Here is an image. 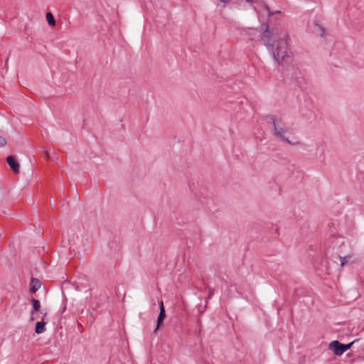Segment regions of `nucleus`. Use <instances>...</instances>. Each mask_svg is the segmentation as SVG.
Listing matches in <instances>:
<instances>
[{"mask_svg":"<svg viewBox=\"0 0 364 364\" xmlns=\"http://www.w3.org/2000/svg\"><path fill=\"white\" fill-rule=\"evenodd\" d=\"M159 314L158 315L157 319H156V326L154 328L153 333L156 336L158 334L159 330L164 326V321L165 318H166V309L164 304L163 300H161L159 302Z\"/></svg>","mask_w":364,"mask_h":364,"instance_id":"nucleus-2","label":"nucleus"},{"mask_svg":"<svg viewBox=\"0 0 364 364\" xmlns=\"http://www.w3.org/2000/svg\"><path fill=\"white\" fill-rule=\"evenodd\" d=\"M6 144V139L4 136H0V147L5 146Z\"/></svg>","mask_w":364,"mask_h":364,"instance_id":"nucleus-16","label":"nucleus"},{"mask_svg":"<svg viewBox=\"0 0 364 364\" xmlns=\"http://www.w3.org/2000/svg\"><path fill=\"white\" fill-rule=\"evenodd\" d=\"M250 0H247V1H249Z\"/></svg>","mask_w":364,"mask_h":364,"instance_id":"nucleus-22","label":"nucleus"},{"mask_svg":"<svg viewBox=\"0 0 364 364\" xmlns=\"http://www.w3.org/2000/svg\"><path fill=\"white\" fill-rule=\"evenodd\" d=\"M329 240H330V238L327 240L326 243V245L329 243Z\"/></svg>","mask_w":364,"mask_h":364,"instance_id":"nucleus-21","label":"nucleus"},{"mask_svg":"<svg viewBox=\"0 0 364 364\" xmlns=\"http://www.w3.org/2000/svg\"><path fill=\"white\" fill-rule=\"evenodd\" d=\"M6 163L8 164V165L9 166L10 168L14 174L19 173L20 164L14 156H8L6 157Z\"/></svg>","mask_w":364,"mask_h":364,"instance_id":"nucleus-5","label":"nucleus"},{"mask_svg":"<svg viewBox=\"0 0 364 364\" xmlns=\"http://www.w3.org/2000/svg\"><path fill=\"white\" fill-rule=\"evenodd\" d=\"M274 134L278 137L282 141L286 142L289 144H294L291 142L287 137H286L284 134L288 132L287 129H284L283 128L279 127L277 124H274L273 127Z\"/></svg>","mask_w":364,"mask_h":364,"instance_id":"nucleus-4","label":"nucleus"},{"mask_svg":"<svg viewBox=\"0 0 364 364\" xmlns=\"http://www.w3.org/2000/svg\"><path fill=\"white\" fill-rule=\"evenodd\" d=\"M46 18L48 21V23L51 26H55L56 24L55 19L51 12H47L46 14Z\"/></svg>","mask_w":364,"mask_h":364,"instance_id":"nucleus-10","label":"nucleus"},{"mask_svg":"<svg viewBox=\"0 0 364 364\" xmlns=\"http://www.w3.org/2000/svg\"><path fill=\"white\" fill-rule=\"evenodd\" d=\"M265 120L268 124H272L273 127L277 124V117L274 114H268L265 117Z\"/></svg>","mask_w":364,"mask_h":364,"instance_id":"nucleus-11","label":"nucleus"},{"mask_svg":"<svg viewBox=\"0 0 364 364\" xmlns=\"http://www.w3.org/2000/svg\"><path fill=\"white\" fill-rule=\"evenodd\" d=\"M30 301H31V302L32 304V306H33V310L31 311V314L33 315L34 314V312H37V311H40L41 303H40L39 300H38L33 297H31Z\"/></svg>","mask_w":364,"mask_h":364,"instance_id":"nucleus-9","label":"nucleus"},{"mask_svg":"<svg viewBox=\"0 0 364 364\" xmlns=\"http://www.w3.org/2000/svg\"><path fill=\"white\" fill-rule=\"evenodd\" d=\"M69 243L70 245V248H72V247L74 245V244L71 243V240H69Z\"/></svg>","mask_w":364,"mask_h":364,"instance_id":"nucleus-18","label":"nucleus"},{"mask_svg":"<svg viewBox=\"0 0 364 364\" xmlns=\"http://www.w3.org/2000/svg\"><path fill=\"white\" fill-rule=\"evenodd\" d=\"M34 320V317L33 316H31V318H30V321H32Z\"/></svg>","mask_w":364,"mask_h":364,"instance_id":"nucleus-19","label":"nucleus"},{"mask_svg":"<svg viewBox=\"0 0 364 364\" xmlns=\"http://www.w3.org/2000/svg\"><path fill=\"white\" fill-rule=\"evenodd\" d=\"M358 340H355L352 342H350L348 343H346V344H344L343 343V349H344V351L346 352V350H348V349H350L353 345L354 344V343H355Z\"/></svg>","mask_w":364,"mask_h":364,"instance_id":"nucleus-14","label":"nucleus"},{"mask_svg":"<svg viewBox=\"0 0 364 364\" xmlns=\"http://www.w3.org/2000/svg\"><path fill=\"white\" fill-rule=\"evenodd\" d=\"M341 262V266L343 267L345 264L348 263L349 257H341L340 255L338 256Z\"/></svg>","mask_w":364,"mask_h":364,"instance_id":"nucleus-12","label":"nucleus"},{"mask_svg":"<svg viewBox=\"0 0 364 364\" xmlns=\"http://www.w3.org/2000/svg\"><path fill=\"white\" fill-rule=\"evenodd\" d=\"M41 286V281L37 278L32 277L30 282V293L35 294L39 289Z\"/></svg>","mask_w":364,"mask_h":364,"instance_id":"nucleus-6","label":"nucleus"},{"mask_svg":"<svg viewBox=\"0 0 364 364\" xmlns=\"http://www.w3.org/2000/svg\"><path fill=\"white\" fill-rule=\"evenodd\" d=\"M41 151H42V153H43V157L46 160H49V159H50V154L48 151V150L45 149L44 147H41Z\"/></svg>","mask_w":364,"mask_h":364,"instance_id":"nucleus-13","label":"nucleus"},{"mask_svg":"<svg viewBox=\"0 0 364 364\" xmlns=\"http://www.w3.org/2000/svg\"><path fill=\"white\" fill-rule=\"evenodd\" d=\"M46 322L43 321L36 322L35 326V333L37 334L43 333L46 331Z\"/></svg>","mask_w":364,"mask_h":364,"instance_id":"nucleus-8","label":"nucleus"},{"mask_svg":"<svg viewBox=\"0 0 364 364\" xmlns=\"http://www.w3.org/2000/svg\"><path fill=\"white\" fill-rule=\"evenodd\" d=\"M328 348L333 351L336 355H341L345 353L343 349V343L337 340L331 341L328 345Z\"/></svg>","mask_w":364,"mask_h":364,"instance_id":"nucleus-3","label":"nucleus"},{"mask_svg":"<svg viewBox=\"0 0 364 364\" xmlns=\"http://www.w3.org/2000/svg\"><path fill=\"white\" fill-rule=\"evenodd\" d=\"M264 8L267 11L268 14H269V16L274 14V12H272L270 11V9H269V6L267 4H265ZM279 13H281V11H277L275 12V14H279Z\"/></svg>","mask_w":364,"mask_h":364,"instance_id":"nucleus-15","label":"nucleus"},{"mask_svg":"<svg viewBox=\"0 0 364 364\" xmlns=\"http://www.w3.org/2000/svg\"><path fill=\"white\" fill-rule=\"evenodd\" d=\"M219 1H220V2L225 3V4H226V3H228V2H229V1H230V0H219Z\"/></svg>","mask_w":364,"mask_h":364,"instance_id":"nucleus-17","label":"nucleus"},{"mask_svg":"<svg viewBox=\"0 0 364 364\" xmlns=\"http://www.w3.org/2000/svg\"><path fill=\"white\" fill-rule=\"evenodd\" d=\"M261 29L263 31L260 35V40L264 41V44L272 52L274 60L279 65L282 67L291 64L293 57L289 52L288 33L281 28L273 26L269 27L268 24H261Z\"/></svg>","mask_w":364,"mask_h":364,"instance_id":"nucleus-1","label":"nucleus"},{"mask_svg":"<svg viewBox=\"0 0 364 364\" xmlns=\"http://www.w3.org/2000/svg\"><path fill=\"white\" fill-rule=\"evenodd\" d=\"M312 32L316 33L321 37H323L326 33V29L321 25L315 23L313 26Z\"/></svg>","mask_w":364,"mask_h":364,"instance_id":"nucleus-7","label":"nucleus"},{"mask_svg":"<svg viewBox=\"0 0 364 364\" xmlns=\"http://www.w3.org/2000/svg\"><path fill=\"white\" fill-rule=\"evenodd\" d=\"M75 237L77 239L78 238V236H77V235L75 236V235L73 234V237Z\"/></svg>","mask_w":364,"mask_h":364,"instance_id":"nucleus-20","label":"nucleus"}]
</instances>
